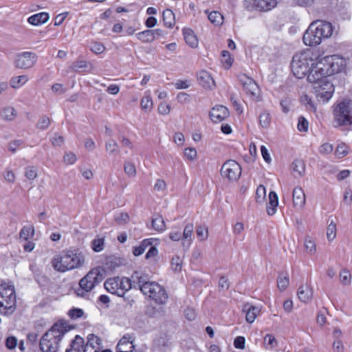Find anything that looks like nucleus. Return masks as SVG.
<instances>
[{"instance_id": "1", "label": "nucleus", "mask_w": 352, "mask_h": 352, "mask_svg": "<svg viewBox=\"0 0 352 352\" xmlns=\"http://www.w3.org/2000/svg\"><path fill=\"white\" fill-rule=\"evenodd\" d=\"M333 34V26L331 23L316 20L311 23L305 32L302 39L306 45L316 46L322 39L329 38Z\"/></svg>"}, {"instance_id": "2", "label": "nucleus", "mask_w": 352, "mask_h": 352, "mask_svg": "<svg viewBox=\"0 0 352 352\" xmlns=\"http://www.w3.org/2000/svg\"><path fill=\"white\" fill-rule=\"evenodd\" d=\"M68 331L65 323H55L41 338V350L43 352H57L61 339Z\"/></svg>"}, {"instance_id": "3", "label": "nucleus", "mask_w": 352, "mask_h": 352, "mask_svg": "<svg viewBox=\"0 0 352 352\" xmlns=\"http://www.w3.org/2000/svg\"><path fill=\"white\" fill-rule=\"evenodd\" d=\"M84 263L85 257L81 253L71 250L63 251L52 260L53 268L59 272L80 267Z\"/></svg>"}, {"instance_id": "4", "label": "nucleus", "mask_w": 352, "mask_h": 352, "mask_svg": "<svg viewBox=\"0 0 352 352\" xmlns=\"http://www.w3.org/2000/svg\"><path fill=\"white\" fill-rule=\"evenodd\" d=\"M318 57L311 50H306L296 53L292 58L291 63L292 71L298 78H302L311 69L317 61Z\"/></svg>"}, {"instance_id": "5", "label": "nucleus", "mask_w": 352, "mask_h": 352, "mask_svg": "<svg viewBox=\"0 0 352 352\" xmlns=\"http://www.w3.org/2000/svg\"><path fill=\"white\" fill-rule=\"evenodd\" d=\"M104 277L105 272L103 268L97 267L91 269L85 276L80 280V288L76 291L77 296L84 297L86 294L100 284Z\"/></svg>"}, {"instance_id": "6", "label": "nucleus", "mask_w": 352, "mask_h": 352, "mask_svg": "<svg viewBox=\"0 0 352 352\" xmlns=\"http://www.w3.org/2000/svg\"><path fill=\"white\" fill-rule=\"evenodd\" d=\"M14 287L6 283L0 285V312L6 315L13 313L16 307Z\"/></svg>"}, {"instance_id": "7", "label": "nucleus", "mask_w": 352, "mask_h": 352, "mask_svg": "<svg viewBox=\"0 0 352 352\" xmlns=\"http://www.w3.org/2000/svg\"><path fill=\"white\" fill-rule=\"evenodd\" d=\"M104 287L109 292L121 297L132 287V283L128 278L117 276L107 279Z\"/></svg>"}, {"instance_id": "8", "label": "nucleus", "mask_w": 352, "mask_h": 352, "mask_svg": "<svg viewBox=\"0 0 352 352\" xmlns=\"http://www.w3.org/2000/svg\"><path fill=\"white\" fill-rule=\"evenodd\" d=\"M142 294L148 296L159 305L165 304L168 298L164 288L154 281L144 287Z\"/></svg>"}, {"instance_id": "9", "label": "nucleus", "mask_w": 352, "mask_h": 352, "mask_svg": "<svg viewBox=\"0 0 352 352\" xmlns=\"http://www.w3.org/2000/svg\"><path fill=\"white\" fill-rule=\"evenodd\" d=\"M352 124L349 107L344 102L339 103L333 110V124L336 127Z\"/></svg>"}, {"instance_id": "10", "label": "nucleus", "mask_w": 352, "mask_h": 352, "mask_svg": "<svg viewBox=\"0 0 352 352\" xmlns=\"http://www.w3.org/2000/svg\"><path fill=\"white\" fill-rule=\"evenodd\" d=\"M328 72L329 76L341 72L344 66V60L338 55L327 56L319 59Z\"/></svg>"}, {"instance_id": "11", "label": "nucleus", "mask_w": 352, "mask_h": 352, "mask_svg": "<svg viewBox=\"0 0 352 352\" xmlns=\"http://www.w3.org/2000/svg\"><path fill=\"white\" fill-rule=\"evenodd\" d=\"M313 89L317 100L323 103L329 101L334 92V86L329 80L315 84L313 85Z\"/></svg>"}, {"instance_id": "12", "label": "nucleus", "mask_w": 352, "mask_h": 352, "mask_svg": "<svg viewBox=\"0 0 352 352\" xmlns=\"http://www.w3.org/2000/svg\"><path fill=\"white\" fill-rule=\"evenodd\" d=\"M324 65L320 61L317 60L314 65L307 75V80L312 83L313 85L315 84L322 83L323 81H329L328 72L324 68Z\"/></svg>"}, {"instance_id": "13", "label": "nucleus", "mask_w": 352, "mask_h": 352, "mask_svg": "<svg viewBox=\"0 0 352 352\" xmlns=\"http://www.w3.org/2000/svg\"><path fill=\"white\" fill-rule=\"evenodd\" d=\"M221 174L230 181H236L241 176V168L236 161L230 160L223 164Z\"/></svg>"}, {"instance_id": "14", "label": "nucleus", "mask_w": 352, "mask_h": 352, "mask_svg": "<svg viewBox=\"0 0 352 352\" xmlns=\"http://www.w3.org/2000/svg\"><path fill=\"white\" fill-rule=\"evenodd\" d=\"M36 62V55L30 52H24L17 54L14 62V66L19 69H29L32 67Z\"/></svg>"}, {"instance_id": "15", "label": "nucleus", "mask_w": 352, "mask_h": 352, "mask_svg": "<svg viewBox=\"0 0 352 352\" xmlns=\"http://www.w3.org/2000/svg\"><path fill=\"white\" fill-rule=\"evenodd\" d=\"M239 80L244 91L252 98L256 99L259 96V87L256 82L247 75L242 74L239 76Z\"/></svg>"}, {"instance_id": "16", "label": "nucleus", "mask_w": 352, "mask_h": 352, "mask_svg": "<svg viewBox=\"0 0 352 352\" xmlns=\"http://www.w3.org/2000/svg\"><path fill=\"white\" fill-rule=\"evenodd\" d=\"M230 111L227 107L223 105H216L210 111L209 116L214 122H220L227 118Z\"/></svg>"}, {"instance_id": "17", "label": "nucleus", "mask_w": 352, "mask_h": 352, "mask_svg": "<svg viewBox=\"0 0 352 352\" xmlns=\"http://www.w3.org/2000/svg\"><path fill=\"white\" fill-rule=\"evenodd\" d=\"M133 338L130 334L124 336L116 346L117 352H137L133 345Z\"/></svg>"}, {"instance_id": "18", "label": "nucleus", "mask_w": 352, "mask_h": 352, "mask_svg": "<svg viewBox=\"0 0 352 352\" xmlns=\"http://www.w3.org/2000/svg\"><path fill=\"white\" fill-rule=\"evenodd\" d=\"M297 294L301 302L307 303L312 298L313 290L310 285L307 284L302 285L298 288Z\"/></svg>"}, {"instance_id": "19", "label": "nucleus", "mask_w": 352, "mask_h": 352, "mask_svg": "<svg viewBox=\"0 0 352 352\" xmlns=\"http://www.w3.org/2000/svg\"><path fill=\"white\" fill-rule=\"evenodd\" d=\"M199 83L205 88L212 89L215 86L211 75L206 71H201L198 74Z\"/></svg>"}, {"instance_id": "20", "label": "nucleus", "mask_w": 352, "mask_h": 352, "mask_svg": "<svg viewBox=\"0 0 352 352\" xmlns=\"http://www.w3.org/2000/svg\"><path fill=\"white\" fill-rule=\"evenodd\" d=\"M305 195L300 187H296L293 190V203L294 206L302 208L305 204Z\"/></svg>"}, {"instance_id": "21", "label": "nucleus", "mask_w": 352, "mask_h": 352, "mask_svg": "<svg viewBox=\"0 0 352 352\" xmlns=\"http://www.w3.org/2000/svg\"><path fill=\"white\" fill-rule=\"evenodd\" d=\"M278 1L279 0H254V5L261 11H268L276 7Z\"/></svg>"}, {"instance_id": "22", "label": "nucleus", "mask_w": 352, "mask_h": 352, "mask_svg": "<svg viewBox=\"0 0 352 352\" xmlns=\"http://www.w3.org/2000/svg\"><path fill=\"white\" fill-rule=\"evenodd\" d=\"M133 287L135 288H139L143 293L144 287L148 284H151L152 281L148 280V278L145 276L140 275L139 273L135 272L132 276Z\"/></svg>"}, {"instance_id": "23", "label": "nucleus", "mask_w": 352, "mask_h": 352, "mask_svg": "<svg viewBox=\"0 0 352 352\" xmlns=\"http://www.w3.org/2000/svg\"><path fill=\"white\" fill-rule=\"evenodd\" d=\"M16 116V111L13 107L8 106L0 111V118L5 121H12Z\"/></svg>"}, {"instance_id": "24", "label": "nucleus", "mask_w": 352, "mask_h": 352, "mask_svg": "<svg viewBox=\"0 0 352 352\" xmlns=\"http://www.w3.org/2000/svg\"><path fill=\"white\" fill-rule=\"evenodd\" d=\"M49 19V14L47 12H40L30 16L28 21L34 25H39L46 23Z\"/></svg>"}, {"instance_id": "25", "label": "nucleus", "mask_w": 352, "mask_h": 352, "mask_svg": "<svg viewBox=\"0 0 352 352\" xmlns=\"http://www.w3.org/2000/svg\"><path fill=\"white\" fill-rule=\"evenodd\" d=\"M278 204V199L276 193L271 191L269 194V206L267 207V212L269 215H274L276 212Z\"/></svg>"}, {"instance_id": "26", "label": "nucleus", "mask_w": 352, "mask_h": 352, "mask_svg": "<svg viewBox=\"0 0 352 352\" xmlns=\"http://www.w3.org/2000/svg\"><path fill=\"white\" fill-rule=\"evenodd\" d=\"M183 34H184L186 43L189 46H190L191 47H197L198 39L192 30L188 29V28L183 29Z\"/></svg>"}, {"instance_id": "27", "label": "nucleus", "mask_w": 352, "mask_h": 352, "mask_svg": "<svg viewBox=\"0 0 352 352\" xmlns=\"http://www.w3.org/2000/svg\"><path fill=\"white\" fill-rule=\"evenodd\" d=\"M243 311L246 312L245 318L246 321L249 323H252L260 312V309L257 307L250 305H245Z\"/></svg>"}, {"instance_id": "28", "label": "nucleus", "mask_w": 352, "mask_h": 352, "mask_svg": "<svg viewBox=\"0 0 352 352\" xmlns=\"http://www.w3.org/2000/svg\"><path fill=\"white\" fill-rule=\"evenodd\" d=\"M164 25L171 28L175 23V18L173 12L170 9L165 10L162 13Z\"/></svg>"}, {"instance_id": "29", "label": "nucleus", "mask_w": 352, "mask_h": 352, "mask_svg": "<svg viewBox=\"0 0 352 352\" xmlns=\"http://www.w3.org/2000/svg\"><path fill=\"white\" fill-rule=\"evenodd\" d=\"M154 241L153 239H146L143 240L140 245L134 247L133 250V253L135 256H140L144 253L145 250L151 246L153 245V242Z\"/></svg>"}, {"instance_id": "30", "label": "nucleus", "mask_w": 352, "mask_h": 352, "mask_svg": "<svg viewBox=\"0 0 352 352\" xmlns=\"http://www.w3.org/2000/svg\"><path fill=\"white\" fill-rule=\"evenodd\" d=\"M83 344L84 340L80 336H76L70 344V348L67 349L65 352H80Z\"/></svg>"}, {"instance_id": "31", "label": "nucleus", "mask_w": 352, "mask_h": 352, "mask_svg": "<svg viewBox=\"0 0 352 352\" xmlns=\"http://www.w3.org/2000/svg\"><path fill=\"white\" fill-rule=\"evenodd\" d=\"M289 274L287 272H281L277 278V285L280 290H285L289 285Z\"/></svg>"}, {"instance_id": "32", "label": "nucleus", "mask_w": 352, "mask_h": 352, "mask_svg": "<svg viewBox=\"0 0 352 352\" xmlns=\"http://www.w3.org/2000/svg\"><path fill=\"white\" fill-rule=\"evenodd\" d=\"M271 114L267 110H263L259 115V124L263 128H268L271 124Z\"/></svg>"}, {"instance_id": "33", "label": "nucleus", "mask_w": 352, "mask_h": 352, "mask_svg": "<svg viewBox=\"0 0 352 352\" xmlns=\"http://www.w3.org/2000/svg\"><path fill=\"white\" fill-rule=\"evenodd\" d=\"M105 150L110 155H115L119 153V146L114 140L111 139L105 142Z\"/></svg>"}, {"instance_id": "34", "label": "nucleus", "mask_w": 352, "mask_h": 352, "mask_svg": "<svg viewBox=\"0 0 352 352\" xmlns=\"http://www.w3.org/2000/svg\"><path fill=\"white\" fill-rule=\"evenodd\" d=\"M102 344V340L94 334H89L87 336V342L85 345L94 346V349L100 351Z\"/></svg>"}, {"instance_id": "35", "label": "nucleus", "mask_w": 352, "mask_h": 352, "mask_svg": "<svg viewBox=\"0 0 352 352\" xmlns=\"http://www.w3.org/2000/svg\"><path fill=\"white\" fill-rule=\"evenodd\" d=\"M209 21L214 25H221L223 21V16L217 11H212L208 14Z\"/></svg>"}, {"instance_id": "36", "label": "nucleus", "mask_w": 352, "mask_h": 352, "mask_svg": "<svg viewBox=\"0 0 352 352\" xmlns=\"http://www.w3.org/2000/svg\"><path fill=\"white\" fill-rule=\"evenodd\" d=\"M28 80L25 75L15 76L11 78L10 85L12 88L16 89L23 85Z\"/></svg>"}, {"instance_id": "37", "label": "nucleus", "mask_w": 352, "mask_h": 352, "mask_svg": "<svg viewBox=\"0 0 352 352\" xmlns=\"http://www.w3.org/2000/svg\"><path fill=\"white\" fill-rule=\"evenodd\" d=\"M292 170L297 174L296 176H302L305 170V164L301 160H296L292 163Z\"/></svg>"}, {"instance_id": "38", "label": "nucleus", "mask_w": 352, "mask_h": 352, "mask_svg": "<svg viewBox=\"0 0 352 352\" xmlns=\"http://www.w3.org/2000/svg\"><path fill=\"white\" fill-rule=\"evenodd\" d=\"M34 234V228L32 226H24L20 231L19 236L21 239L27 241L32 238Z\"/></svg>"}, {"instance_id": "39", "label": "nucleus", "mask_w": 352, "mask_h": 352, "mask_svg": "<svg viewBox=\"0 0 352 352\" xmlns=\"http://www.w3.org/2000/svg\"><path fill=\"white\" fill-rule=\"evenodd\" d=\"M138 39L143 43H151L153 41L151 30H146L136 34Z\"/></svg>"}, {"instance_id": "40", "label": "nucleus", "mask_w": 352, "mask_h": 352, "mask_svg": "<svg viewBox=\"0 0 352 352\" xmlns=\"http://www.w3.org/2000/svg\"><path fill=\"white\" fill-rule=\"evenodd\" d=\"M340 280L344 285H349L351 282V274L346 269H343L339 274Z\"/></svg>"}, {"instance_id": "41", "label": "nucleus", "mask_w": 352, "mask_h": 352, "mask_svg": "<svg viewBox=\"0 0 352 352\" xmlns=\"http://www.w3.org/2000/svg\"><path fill=\"white\" fill-rule=\"evenodd\" d=\"M153 228L157 231H163L165 229V223L161 216H157L152 220Z\"/></svg>"}, {"instance_id": "42", "label": "nucleus", "mask_w": 352, "mask_h": 352, "mask_svg": "<svg viewBox=\"0 0 352 352\" xmlns=\"http://www.w3.org/2000/svg\"><path fill=\"white\" fill-rule=\"evenodd\" d=\"M183 261L179 256H174L171 259V269L175 272H179L182 268Z\"/></svg>"}, {"instance_id": "43", "label": "nucleus", "mask_w": 352, "mask_h": 352, "mask_svg": "<svg viewBox=\"0 0 352 352\" xmlns=\"http://www.w3.org/2000/svg\"><path fill=\"white\" fill-rule=\"evenodd\" d=\"M264 344L266 349H272L277 345L275 337L272 334H267L264 338Z\"/></svg>"}, {"instance_id": "44", "label": "nucleus", "mask_w": 352, "mask_h": 352, "mask_svg": "<svg viewBox=\"0 0 352 352\" xmlns=\"http://www.w3.org/2000/svg\"><path fill=\"white\" fill-rule=\"evenodd\" d=\"M124 170L129 177H134L136 175V168L132 162H126L124 164Z\"/></svg>"}, {"instance_id": "45", "label": "nucleus", "mask_w": 352, "mask_h": 352, "mask_svg": "<svg viewBox=\"0 0 352 352\" xmlns=\"http://www.w3.org/2000/svg\"><path fill=\"white\" fill-rule=\"evenodd\" d=\"M50 124V119L46 116H42L36 124V127L41 130L46 129Z\"/></svg>"}, {"instance_id": "46", "label": "nucleus", "mask_w": 352, "mask_h": 352, "mask_svg": "<svg viewBox=\"0 0 352 352\" xmlns=\"http://www.w3.org/2000/svg\"><path fill=\"white\" fill-rule=\"evenodd\" d=\"M142 109L150 111L153 106V102L149 95H145L141 100L140 102Z\"/></svg>"}, {"instance_id": "47", "label": "nucleus", "mask_w": 352, "mask_h": 352, "mask_svg": "<svg viewBox=\"0 0 352 352\" xmlns=\"http://www.w3.org/2000/svg\"><path fill=\"white\" fill-rule=\"evenodd\" d=\"M304 246L307 251L311 254H314L316 251V244L314 241L309 237L305 238Z\"/></svg>"}, {"instance_id": "48", "label": "nucleus", "mask_w": 352, "mask_h": 352, "mask_svg": "<svg viewBox=\"0 0 352 352\" xmlns=\"http://www.w3.org/2000/svg\"><path fill=\"white\" fill-rule=\"evenodd\" d=\"M335 153L339 158L344 157L348 153V146L344 143L339 144L336 147Z\"/></svg>"}, {"instance_id": "49", "label": "nucleus", "mask_w": 352, "mask_h": 352, "mask_svg": "<svg viewBox=\"0 0 352 352\" xmlns=\"http://www.w3.org/2000/svg\"><path fill=\"white\" fill-rule=\"evenodd\" d=\"M91 245L94 251L99 252L102 251L104 248V239L103 238L95 239L94 240H93Z\"/></svg>"}, {"instance_id": "50", "label": "nucleus", "mask_w": 352, "mask_h": 352, "mask_svg": "<svg viewBox=\"0 0 352 352\" xmlns=\"http://www.w3.org/2000/svg\"><path fill=\"white\" fill-rule=\"evenodd\" d=\"M266 197V189L264 186L260 185L256 192V199L258 203H262Z\"/></svg>"}, {"instance_id": "51", "label": "nucleus", "mask_w": 352, "mask_h": 352, "mask_svg": "<svg viewBox=\"0 0 352 352\" xmlns=\"http://www.w3.org/2000/svg\"><path fill=\"white\" fill-rule=\"evenodd\" d=\"M196 234L200 241H204L208 238V228L206 226H199L197 227Z\"/></svg>"}, {"instance_id": "52", "label": "nucleus", "mask_w": 352, "mask_h": 352, "mask_svg": "<svg viewBox=\"0 0 352 352\" xmlns=\"http://www.w3.org/2000/svg\"><path fill=\"white\" fill-rule=\"evenodd\" d=\"M37 168L35 166H28L25 168V176L30 180H33L37 177Z\"/></svg>"}, {"instance_id": "53", "label": "nucleus", "mask_w": 352, "mask_h": 352, "mask_svg": "<svg viewBox=\"0 0 352 352\" xmlns=\"http://www.w3.org/2000/svg\"><path fill=\"white\" fill-rule=\"evenodd\" d=\"M336 236V223L331 222L327 228V237L329 241H333Z\"/></svg>"}, {"instance_id": "54", "label": "nucleus", "mask_w": 352, "mask_h": 352, "mask_svg": "<svg viewBox=\"0 0 352 352\" xmlns=\"http://www.w3.org/2000/svg\"><path fill=\"white\" fill-rule=\"evenodd\" d=\"M194 230V226L192 223H188L187 224L183 232V238L186 239H188V241L190 242L192 241V235Z\"/></svg>"}, {"instance_id": "55", "label": "nucleus", "mask_w": 352, "mask_h": 352, "mask_svg": "<svg viewBox=\"0 0 352 352\" xmlns=\"http://www.w3.org/2000/svg\"><path fill=\"white\" fill-rule=\"evenodd\" d=\"M105 50L104 45L99 42H94L91 45V50L95 54H101Z\"/></svg>"}, {"instance_id": "56", "label": "nucleus", "mask_w": 352, "mask_h": 352, "mask_svg": "<svg viewBox=\"0 0 352 352\" xmlns=\"http://www.w3.org/2000/svg\"><path fill=\"white\" fill-rule=\"evenodd\" d=\"M76 156L74 153H66L63 157V161L67 164H74L76 161Z\"/></svg>"}, {"instance_id": "57", "label": "nucleus", "mask_w": 352, "mask_h": 352, "mask_svg": "<svg viewBox=\"0 0 352 352\" xmlns=\"http://www.w3.org/2000/svg\"><path fill=\"white\" fill-rule=\"evenodd\" d=\"M83 314V310L79 308H74L69 311V316L72 319H78L82 317Z\"/></svg>"}, {"instance_id": "58", "label": "nucleus", "mask_w": 352, "mask_h": 352, "mask_svg": "<svg viewBox=\"0 0 352 352\" xmlns=\"http://www.w3.org/2000/svg\"><path fill=\"white\" fill-rule=\"evenodd\" d=\"M302 100L305 102L306 107L309 110H312L314 111H316V108L315 104L311 98H309L307 95H305L302 97Z\"/></svg>"}, {"instance_id": "59", "label": "nucleus", "mask_w": 352, "mask_h": 352, "mask_svg": "<svg viewBox=\"0 0 352 352\" xmlns=\"http://www.w3.org/2000/svg\"><path fill=\"white\" fill-rule=\"evenodd\" d=\"M222 56L224 58L223 62L224 64H226L225 65V67L226 69H228L231 67L232 64V58L230 57V52L228 51H222Z\"/></svg>"}, {"instance_id": "60", "label": "nucleus", "mask_w": 352, "mask_h": 352, "mask_svg": "<svg viewBox=\"0 0 352 352\" xmlns=\"http://www.w3.org/2000/svg\"><path fill=\"white\" fill-rule=\"evenodd\" d=\"M308 121L303 117H300L298 123V129L300 131H307L308 130Z\"/></svg>"}, {"instance_id": "61", "label": "nucleus", "mask_w": 352, "mask_h": 352, "mask_svg": "<svg viewBox=\"0 0 352 352\" xmlns=\"http://www.w3.org/2000/svg\"><path fill=\"white\" fill-rule=\"evenodd\" d=\"M333 150V145L329 143H324L320 147V153L322 154L327 155L331 153Z\"/></svg>"}, {"instance_id": "62", "label": "nucleus", "mask_w": 352, "mask_h": 352, "mask_svg": "<svg viewBox=\"0 0 352 352\" xmlns=\"http://www.w3.org/2000/svg\"><path fill=\"white\" fill-rule=\"evenodd\" d=\"M245 340L244 337L237 336L234 341V346L236 349H243L245 348Z\"/></svg>"}, {"instance_id": "63", "label": "nucleus", "mask_w": 352, "mask_h": 352, "mask_svg": "<svg viewBox=\"0 0 352 352\" xmlns=\"http://www.w3.org/2000/svg\"><path fill=\"white\" fill-rule=\"evenodd\" d=\"M184 155L190 160H193L197 157V151L194 148H187L184 151Z\"/></svg>"}, {"instance_id": "64", "label": "nucleus", "mask_w": 352, "mask_h": 352, "mask_svg": "<svg viewBox=\"0 0 352 352\" xmlns=\"http://www.w3.org/2000/svg\"><path fill=\"white\" fill-rule=\"evenodd\" d=\"M219 288L221 290L225 291L229 288V283L228 278L222 276L219 280Z\"/></svg>"}]
</instances>
